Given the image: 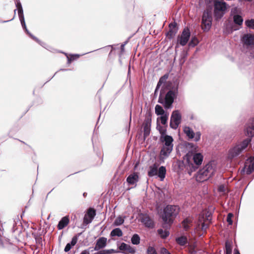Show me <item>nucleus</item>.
Segmentation results:
<instances>
[{"label":"nucleus","mask_w":254,"mask_h":254,"mask_svg":"<svg viewBox=\"0 0 254 254\" xmlns=\"http://www.w3.org/2000/svg\"><path fill=\"white\" fill-rule=\"evenodd\" d=\"M160 132L162 134L160 140L163 143L161 149L159 159L161 162H164L170 155L173 148V138L171 136L164 135L165 132L162 129H159Z\"/></svg>","instance_id":"obj_1"},{"label":"nucleus","mask_w":254,"mask_h":254,"mask_svg":"<svg viewBox=\"0 0 254 254\" xmlns=\"http://www.w3.org/2000/svg\"><path fill=\"white\" fill-rule=\"evenodd\" d=\"M179 213V208L176 205H167L164 209L162 219L164 222V227H167L173 223V218Z\"/></svg>","instance_id":"obj_2"},{"label":"nucleus","mask_w":254,"mask_h":254,"mask_svg":"<svg viewBox=\"0 0 254 254\" xmlns=\"http://www.w3.org/2000/svg\"><path fill=\"white\" fill-rule=\"evenodd\" d=\"M215 171V167L212 163H208L197 172L196 175V180L199 182L206 181L214 174Z\"/></svg>","instance_id":"obj_3"},{"label":"nucleus","mask_w":254,"mask_h":254,"mask_svg":"<svg viewBox=\"0 0 254 254\" xmlns=\"http://www.w3.org/2000/svg\"><path fill=\"white\" fill-rule=\"evenodd\" d=\"M251 141L250 138L244 140L240 144H237L229 151L228 158H234L239 156L248 146Z\"/></svg>","instance_id":"obj_4"},{"label":"nucleus","mask_w":254,"mask_h":254,"mask_svg":"<svg viewBox=\"0 0 254 254\" xmlns=\"http://www.w3.org/2000/svg\"><path fill=\"white\" fill-rule=\"evenodd\" d=\"M214 15L216 18L220 19L225 14L229 7L226 2L223 1L215 0L213 2Z\"/></svg>","instance_id":"obj_5"},{"label":"nucleus","mask_w":254,"mask_h":254,"mask_svg":"<svg viewBox=\"0 0 254 254\" xmlns=\"http://www.w3.org/2000/svg\"><path fill=\"white\" fill-rule=\"evenodd\" d=\"M187 147L191 149V150L189 151L188 154L189 155L190 153L191 155H193V160L194 163L197 165H201L203 159V156L200 153L197 152L198 151V146L192 143H189Z\"/></svg>","instance_id":"obj_6"},{"label":"nucleus","mask_w":254,"mask_h":254,"mask_svg":"<svg viewBox=\"0 0 254 254\" xmlns=\"http://www.w3.org/2000/svg\"><path fill=\"white\" fill-rule=\"evenodd\" d=\"M175 97V93L174 91L170 90L165 96L164 99L160 95L158 98V102L162 104L165 109L171 108Z\"/></svg>","instance_id":"obj_7"},{"label":"nucleus","mask_w":254,"mask_h":254,"mask_svg":"<svg viewBox=\"0 0 254 254\" xmlns=\"http://www.w3.org/2000/svg\"><path fill=\"white\" fill-rule=\"evenodd\" d=\"M202 29L208 31L212 25V16L210 12H204L202 17Z\"/></svg>","instance_id":"obj_8"},{"label":"nucleus","mask_w":254,"mask_h":254,"mask_svg":"<svg viewBox=\"0 0 254 254\" xmlns=\"http://www.w3.org/2000/svg\"><path fill=\"white\" fill-rule=\"evenodd\" d=\"M181 121V115L178 110L173 112L170 119V127L172 128L176 129Z\"/></svg>","instance_id":"obj_9"},{"label":"nucleus","mask_w":254,"mask_h":254,"mask_svg":"<svg viewBox=\"0 0 254 254\" xmlns=\"http://www.w3.org/2000/svg\"><path fill=\"white\" fill-rule=\"evenodd\" d=\"M183 131L189 139L194 138L195 142H197L200 139L201 134L200 131L194 133L190 127L187 126L184 127Z\"/></svg>","instance_id":"obj_10"},{"label":"nucleus","mask_w":254,"mask_h":254,"mask_svg":"<svg viewBox=\"0 0 254 254\" xmlns=\"http://www.w3.org/2000/svg\"><path fill=\"white\" fill-rule=\"evenodd\" d=\"M190 36V30L185 28L180 36L178 37V43L184 46L188 43Z\"/></svg>","instance_id":"obj_11"},{"label":"nucleus","mask_w":254,"mask_h":254,"mask_svg":"<svg viewBox=\"0 0 254 254\" xmlns=\"http://www.w3.org/2000/svg\"><path fill=\"white\" fill-rule=\"evenodd\" d=\"M241 41L243 45L247 47H254V35L245 34L241 38Z\"/></svg>","instance_id":"obj_12"},{"label":"nucleus","mask_w":254,"mask_h":254,"mask_svg":"<svg viewBox=\"0 0 254 254\" xmlns=\"http://www.w3.org/2000/svg\"><path fill=\"white\" fill-rule=\"evenodd\" d=\"M254 171V156L251 157L247 160L245 166L242 171L249 175Z\"/></svg>","instance_id":"obj_13"},{"label":"nucleus","mask_w":254,"mask_h":254,"mask_svg":"<svg viewBox=\"0 0 254 254\" xmlns=\"http://www.w3.org/2000/svg\"><path fill=\"white\" fill-rule=\"evenodd\" d=\"M140 222L145 226L148 228H152L154 225L152 220L148 215L146 214H141L140 215Z\"/></svg>","instance_id":"obj_14"},{"label":"nucleus","mask_w":254,"mask_h":254,"mask_svg":"<svg viewBox=\"0 0 254 254\" xmlns=\"http://www.w3.org/2000/svg\"><path fill=\"white\" fill-rule=\"evenodd\" d=\"M233 21L236 25L232 27L231 32L238 30L241 28L243 23V19L241 15L235 14L233 16Z\"/></svg>","instance_id":"obj_15"},{"label":"nucleus","mask_w":254,"mask_h":254,"mask_svg":"<svg viewBox=\"0 0 254 254\" xmlns=\"http://www.w3.org/2000/svg\"><path fill=\"white\" fill-rule=\"evenodd\" d=\"M95 215V210L93 208H89L87 213L84 215L83 223L85 224H88L91 223Z\"/></svg>","instance_id":"obj_16"},{"label":"nucleus","mask_w":254,"mask_h":254,"mask_svg":"<svg viewBox=\"0 0 254 254\" xmlns=\"http://www.w3.org/2000/svg\"><path fill=\"white\" fill-rule=\"evenodd\" d=\"M151 125V118H146L143 123V134L145 137H146L150 134Z\"/></svg>","instance_id":"obj_17"},{"label":"nucleus","mask_w":254,"mask_h":254,"mask_svg":"<svg viewBox=\"0 0 254 254\" xmlns=\"http://www.w3.org/2000/svg\"><path fill=\"white\" fill-rule=\"evenodd\" d=\"M246 134L249 137L254 135V118L252 119L246 128Z\"/></svg>","instance_id":"obj_18"},{"label":"nucleus","mask_w":254,"mask_h":254,"mask_svg":"<svg viewBox=\"0 0 254 254\" xmlns=\"http://www.w3.org/2000/svg\"><path fill=\"white\" fill-rule=\"evenodd\" d=\"M107 244V239L105 237L100 238L96 242L94 250L98 251L106 247Z\"/></svg>","instance_id":"obj_19"},{"label":"nucleus","mask_w":254,"mask_h":254,"mask_svg":"<svg viewBox=\"0 0 254 254\" xmlns=\"http://www.w3.org/2000/svg\"><path fill=\"white\" fill-rule=\"evenodd\" d=\"M139 177L137 173H133L130 174L127 178V182L129 185H135L138 181Z\"/></svg>","instance_id":"obj_20"},{"label":"nucleus","mask_w":254,"mask_h":254,"mask_svg":"<svg viewBox=\"0 0 254 254\" xmlns=\"http://www.w3.org/2000/svg\"><path fill=\"white\" fill-rule=\"evenodd\" d=\"M158 166L159 165L157 163L150 166L148 171V176L150 177H152L157 175Z\"/></svg>","instance_id":"obj_21"},{"label":"nucleus","mask_w":254,"mask_h":254,"mask_svg":"<svg viewBox=\"0 0 254 254\" xmlns=\"http://www.w3.org/2000/svg\"><path fill=\"white\" fill-rule=\"evenodd\" d=\"M78 240V238L76 236L73 237L72 238V240L70 243H67L64 249V251L65 252H67L70 251V250L71 249L72 247L75 245V244L77 243Z\"/></svg>","instance_id":"obj_22"},{"label":"nucleus","mask_w":254,"mask_h":254,"mask_svg":"<svg viewBox=\"0 0 254 254\" xmlns=\"http://www.w3.org/2000/svg\"><path fill=\"white\" fill-rule=\"evenodd\" d=\"M20 21V22H21V25L23 27V29H25V31L26 32V33L33 39H34V40H35L36 42H37L38 43H39V44H40L41 45H42L41 44V42L36 37H35L34 36H33L32 34H31L29 31L28 30V29H27V27H26V24H25V19L24 18H22L21 19H19Z\"/></svg>","instance_id":"obj_23"},{"label":"nucleus","mask_w":254,"mask_h":254,"mask_svg":"<svg viewBox=\"0 0 254 254\" xmlns=\"http://www.w3.org/2000/svg\"><path fill=\"white\" fill-rule=\"evenodd\" d=\"M69 223V219L67 217H64L59 222L58 228L59 230L64 228Z\"/></svg>","instance_id":"obj_24"},{"label":"nucleus","mask_w":254,"mask_h":254,"mask_svg":"<svg viewBox=\"0 0 254 254\" xmlns=\"http://www.w3.org/2000/svg\"><path fill=\"white\" fill-rule=\"evenodd\" d=\"M157 173L158 176L159 177L160 181H163L166 173V168L164 166H161L159 167L158 171L157 170Z\"/></svg>","instance_id":"obj_25"},{"label":"nucleus","mask_w":254,"mask_h":254,"mask_svg":"<svg viewBox=\"0 0 254 254\" xmlns=\"http://www.w3.org/2000/svg\"><path fill=\"white\" fill-rule=\"evenodd\" d=\"M16 6L17 9L18 10V14L19 19H21L22 18H24L22 5L19 1H17V2L16 3Z\"/></svg>","instance_id":"obj_26"},{"label":"nucleus","mask_w":254,"mask_h":254,"mask_svg":"<svg viewBox=\"0 0 254 254\" xmlns=\"http://www.w3.org/2000/svg\"><path fill=\"white\" fill-rule=\"evenodd\" d=\"M123 234V233L122 231L119 228H117L113 229L111 232V233H110V235L112 237L118 236V237H120L122 236Z\"/></svg>","instance_id":"obj_27"},{"label":"nucleus","mask_w":254,"mask_h":254,"mask_svg":"<svg viewBox=\"0 0 254 254\" xmlns=\"http://www.w3.org/2000/svg\"><path fill=\"white\" fill-rule=\"evenodd\" d=\"M155 113L157 115H162L163 114H166V112H165L163 109V108L159 105H156L155 107Z\"/></svg>","instance_id":"obj_28"},{"label":"nucleus","mask_w":254,"mask_h":254,"mask_svg":"<svg viewBox=\"0 0 254 254\" xmlns=\"http://www.w3.org/2000/svg\"><path fill=\"white\" fill-rule=\"evenodd\" d=\"M232 244L229 241L225 242V252L226 254H232Z\"/></svg>","instance_id":"obj_29"},{"label":"nucleus","mask_w":254,"mask_h":254,"mask_svg":"<svg viewBox=\"0 0 254 254\" xmlns=\"http://www.w3.org/2000/svg\"><path fill=\"white\" fill-rule=\"evenodd\" d=\"M158 233L160 237L162 238H166L169 235V232L168 231L166 230H164L162 229H158Z\"/></svg>","instance_id":"obj_30"},{"label":"nucleus","mask_w":254,"mask_h":254,"mask_svg":"<svg viewBox=\"0 0 254 254\" xmlns=\"http://www.w3.org/2000/svg\"><path fill=\"white\" fill-rule=\"evenodd\" d=\"M131 243L133 245H138L140 243V237L137 234H134L131 239Z\"/></svg>","instance_id":"obj_31"},{"label":"nucleus","mask_w":254,"mask_h":254,"mask_svg":"<svg viewBox=\"0 0 254 254\" xmlns=\"http://www.w3.org/2000/svg\"><path fill=\"white\" fill-rule=\"evenodd\" d=\"M169 117V113H166V114L161 115L160 121L162 125H166L167 124Z\"/></svg>","instance_id":"obj_32"},{"label":"nucleus","mask_w":254,"mask_h":254,"mask_svg":"<svg viewBox=\"0 0 254 254\" xmlns=\"http://www.w3.org/2000/svg\"><path fill=\"white\" fill-rule=\"evenodd\" d=\"M124 222V219L121 216H119L116 219L113 224L114 226H117L123 224Z\"/></svg>","instance_id":"obj_33"},{"label":"nucleus","mask_w":254,"mask_h":254,"mask_svg":"<svg viewBox=\"0 0 254 254\" xmlns=\"http://www.w3.org/2000/svg\"><path fill=\"white\" fill-rule=\"evenodd\" d=\"M176 241L181 246L185 245L187 243V238L185 237H181L176 239Z\"/></svg>","instance_id":"obj_34"},{"label":"nucleus","mask_w":254,"mask_h":254,"mask_svg":"<svg viewBox=\"0 0 254 254\" xmlns=\"http://www.w3.org/2000/svg\"><path fill=\"white\" fill-rule=\"evenodd\" d=\"M198 43V40L195 37H192L189 44L190 47H194Z\"/></svg>","instance_id":"obj_35"},{"label":"nucleus","mask_w":254,"mask_h":254,"mask_svg":"<svg viewBox=\"0 0 254 254\" xmlns=\"http://www.w3.org/2000/svg\"><path fill=\"white\" fill-rule=\"evenodd\" d=\"M245 24L249 28L254 29V19L246 20Z\"/></svg>","instance_id":"obj_36"},{"label":"nucleus","mask_w":254,"mask_h":254,"mask_svg":"<svg viewBox=\"0 0 254 254\" xmlns=\"http://www.w3.org/2000/svg\"><path fill=\"white\" fill-rule=\"evenodd\" d=\"M178 29H170L169 31L167 33V35L170 39H172L173 37L175 36L176 33H177Z\"/></svg>","instance_id":"obj_37"},{"label":"nucleus","mask_w":254,"mask_h":254,"mask_svg":"<svg viewBox=\"0 0 254 254\" xmlns=\"http://www.w3.org/2000/svg\"><path fill=\"white\" fill-rule=\"evenodd\" d=\"M168 78V75H165L163 77H162L160 79H159V81H158V83H157V86L156 87V89H155V92H154V94H156L157 92V90H158V89L160 87V86L161 85V84H162V80H163V78H164V79H167Z\"/></svg>","instance_id":"obj_38"},{"label":"nucleus","mask_w":254,"mask_h":254,"mask_svg":"<svg viewBox=\"0 0 254 254\" xmlns=\"http://www.w3.org/2000/svg\"><path fill=\"white\" fill-rule=\"evenodd\" d=\"M190 219L187 218L185 219L183 222V226L185 230H188L190 228V226L189 225V223H190Z\"/></svg>","instance_id":"obj_39"},{"label":"nucleus","mask_w":254,"mask_h":254,"mask_svg":"<svg viewBox=\"0 0 254 254\" xmlns=\"http://www.w3.org/2000/svg\"><path fill=\"white\" fill-rule=\"evenodd\" d=\"M128 248H129V245L125 243H122L119 247V249L121 251H126Z\"/></svg>","instance_id":"obj_40"},{"label":"nucleus","mask_w":254,"mask_h":254,"mask_svg":"<svg viewBox=\"0 0 254 254\" xmlns=\"http://www.w3.org/2000/svg\"><path fill=\"white\" fill-rule=\"evenodd\" d=\"M227 190V189L225 185H221L218 188V191L220 192H222L223 194H225Z\"/></svg>","instance_id":"obj_41"},{"label":"nucleus","mask_w":254,"mask_h":254,"mask_svg":"<svg viewBox=\"0 0 254 254\" xmlns=\"http://www.w3.org/2000/svg\"><path fill=\"white\" fill-rule=\"evenodd\" d=\"M147 254H157L155 249L152 247H149L147 250Z\"/></svg>","instance_id":"obj_42"},{"label":"nucleus","mask_w":254,"mask_h":254,"mask_svg":"<svg viewBox=\"0 0 254 254\" xmlns=\"http://www.w3.org/2000/svg\"><path fill=\"white\" fill-rule=\"evenodd\" d=\"M233 216V215L231 213H229L227 215V221L229 225H232L233 223V221L232 220V218Z\"/></svg>","instance_id":"obj_43"},{"label":"nucleus","mask_w":254,"mask_h":254,"mask_svg":"<svg viewBox=\"0 0 254 254\" xmlns=\"http://www.w3.org/2000/svg\"><path fill=\"white\" fill-rule=\"evenodd\" d=\"M239 12V9L237 7H235L233 8H232L231 11V14L232 15H234L235 14H238V13Z\"/></svg>","instance_id":"obj_44"},{"label":"nucleus","mask_w":254,"mask_h":254,"mask_svg":"<svg viewBox=\"0 0 254 254\" xmlns=\"http://www.w3.org/2000/svg\"><path fill=\"white\" fill-rule=\"evenodd\" d=\"M177 23L176 22L171 23L169 24V28L170 29H178V28L176 27Z\"/></svg>","instance_id":"obj_45"},{"label":"nucleus","mask_w":254,"mask_h":254,"mask_svg":"<svg viewBox=\"0 0 254 254\" xmlns=\"http://www.w3.org/2000/svg\"><path fill=\"white\" fill-rule=\"evenodd\" d=\"M127 252L130 254H134L135 252V249L134 248L131 247L129 245V248H128L127 250Z\"/></svg>","instance_id":"obj_46"},{"label":"nucleus","mask_w":254,"mask_h":254,"mask_svg":"<svg viewBox=\"0 0 254 254\" xmlns=\"http://www.w3.org/2000/svg\"><path fill=\"white\" fill-rule=\"evenodd\" d=\"M91 249V248H89V249H86V250H84V251H82V252L81 253V254H90V249ZM91 252H92V251H93V250H91Z\"/></svg>","instance_id":"obj_47"},{"label":"nucleus","mask_w":254,"mask_h":254,"mask_svg":"<svg viewBox=\"0 0 254 254\" xmlns=\"http://www.w3.org/2000/svg\"><path fill=\"white\" fill-rule=\"evenodd\" d=\"M208 228V225L206 224L204 222H203L201 225V229L202 231H206Z\"/></svg>","instance_id":"obj_48"},{"label":"nucleus","mask_w":254,"mask_h":254,"mask_svg":"<svg viewBox=\"0 0 254 254\" xmlns=\"http://www.w3.org/2000/svg\"><path fill=\"white\" fill-rule=\"evenodd\" d=\"M162 254H171L169 251L165 248H162L161 251Z\"/></svg>","instance_id":"obj_49"},{"label":"nucleus","mask_w":254,"mask_h":254,"mask_svg":"<svg viewBox=\"0 0 254 254\" xmlns=\"http://www.w3.org/2000/svg\"><path fill=\"white\" fill-rule=\"evenodd\" d=\"M106 254H111L116 253V252L113 249L106 250Z\"/></svg>","instance_id":"obj_50"},{"label":"nucleus","mask_w":254,"mask_h":254,"mask_svg":"<svg viewBox=\"0 0 254 254\" xmlns=\"http://www.w3.org/2000/svg\"><path fill=\"white\" fill-rule=\"evenodd\" d=\"M99 254H106V250H104L99 251Z\"/></svg>","instance_id":"obj_51"},{"label":"nucleus","mask_w":254,"mask_h":254,"mask_svg":"<svg viewBox=\"0 0 254 254\" xmlns=\"http://www.w3.org/2000/svg\"><path fill=\"white\" fill-rule=\"evenodd\" d=\"M99 254H106V250H104L99 251Z\"/></svg>","instance_id":"obj_52"},{"label":"nucleus","mask_w":254,"mask_h":254,"mask_svg":"<svg viewBox=\"0 0 254 254\" xmlns=\"http://www.w3.org/2000/svg\"><path fill=\"white\" fill-rule=\"evenodd\" d=\"M234 254H240V253H239L238 250L235 249L234 250Z\"/></svg>","instance_id":"obj_53"},{"label":"nucleus","mask_w":254,"mask_h":254,"mask_svg":"<svg viewBox=\"0 0 254 254\" xmlns=\"http://www.w3.org/2000/svg\"><path fill=\"white\" fill-rule=\"evenodd\" d=\"M68 63H70V60L68 58Z\"/></svg>","instance_id":"obj_54"},{"label":"nucleus","mask_w":254,"mask_h":254,"mask_svg":"<svg viewBox=\"0 0 254 254\" xmlns=\"http://www.w3.org/2000/svg\"><path fill=\"white\" fill-rule=\"evenodd\" d=\"M16 9H15V10H14V14H15V13H16Z\"/></svg>","instance_id":"obj_55"},{"label":"nucleus","mask_w":254,"mask_h":254,"mask_svg":"<svg viewBox=\"0 0 254 254\" xmlns=\"http://www.w3.org/2000/svg\"><path fill=\"white\" fill-rule=\"evenodd\" d=\"M209 215H208L207 217V220H209Z\"/></svg>","instance_id":"obj_56"},{"label":"nucleus","mask_w":254,"mask_h":254,"mask_svg":"<svg viewBox=\"0 0 254 254\" xmlns=\"http://www.w3.org/2000/svg\"><path fill=\"white\" fill-rule=\"evenodd\" d=\"M75 56H76L77 57H79V55H75Z\"/></svg>","instance_id":"obj_57"}]
</instances>
